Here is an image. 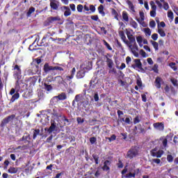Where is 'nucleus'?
<instances>
[{
  "label": "nucleus",
  "mask_w": 178,
  "mask_h": 178,
  "mask_svg": "<svg viewBox=\"0 0 178 178\" xmlns=\"http://www.w3.org/2000/svg\"><path fill=\"white\" fill-rule=\"evenodd\" d=\"M138 154H140V148L138 147H134L127 152V156L129 158V159H133V158L138 156Z\"/></svg>",
  "instance_id": "f257e3e1"
},
{
  "label": "nucleus",
  "mask_w": 178,
  "mask_h": 178,
  "mask_svg": "<svg viewBox=\"0 0 178 178\" xmlns=\"http://www.w3.org/2000/svg\"><path fill=\"white\" fill-rule=\"evenodd\" d=\"M88 66L86 67H83V65H81V69H83V70H80L79 72H77L76 74V77L77 79H83L86 74V70H90L91 69V63L88 62Z\"/></svg>",
  "instance_id": "f03ea898"
},
{
  "label": "nucleus",
  "mask_w": 178,
  "mask_h": 178,
  "mask_svg": "<svg viewBox=\"0 0 178 178\" xmlns=\"http://www.w3.org/2000/svg\"><path fill=\"white\" fill-rule=\"evenodd\" d=\"M131 52L136 56V58H138L139 54L138 52V46L137 45V43H134L131 44V47H129Z\"/></svg>",
  "instance_id": "7ed1b4c3"
},
{
  "label": "nucleus",
  "mask_w": 178,
  "mask_h": 178,
  "mask_svg": "<svg viewBox=\"0 0 178 178\" xmlns=\"http://www.w3.org/2000/svg\"><path fill=\"white\" fill-rule=\"evenodd\" d=\"M14 77H15V79H17L19 80V79H20V74H22V70L20 69V67L17 65H15L14 68Z\"/></svg>",
  "instance_id": "20e7f679"
},
{
  "label": "nucleus",
  "mask_w": 178,
  "mask_h": 178,
  "mask_svg": "<svg viewBox=\"0 0 178 178\" xmlns=\"http://www.w3.org/2000/svg\"><path fill=\"white\" fill-rule=\"evenodd\" d=\"M15 118H16V115H11L4 118L1 122V127H3V126H5L6 124H8V123H9V122H10L11 120H13L15 119Z\"/></svg>",
  "instance_id": "39448f33"
},
{
  "label": "nucleus",
  "mask_w": 178,
  "mask_h": 178,
  "mask_svg": "<svg viewBox=\"0 0 178 178\" xmlns=\"http://www.w3.org/2000/svg\"><path fill=\"white\" fill-rule=\"evenodd\" d=\"M50 6L54 10H58L59 2L56 0H50Z\"/></svg>",
  "instance_id": "423d86ee"
},
{
  "label": "nucleus",
  "mask_w": 178,
  "mask_h": 178,
  "mask_svg": "<svg viewBox=\"0 0 178 178\" xmlns=\"http://www.w3.org/2000/svg\"><path fill=\"white\" fill-rule=\"evenodd\" d=\"M153 126L156 130H159L160 131H162L164 129V125L162 122H156L153 124Z\"/></svg>",
  "instance_id": "0eeeda50"
},
{
  "label": "nucleus",
  "mask_w": 178,
  "mask_h": 178,
  "mask_svg": "<svg viewBox=\"0 0 178 178\" xmlns=\"http://www.w3.org/2000/svg\"><path fill=\"white\" fill-rule=\"evenodd\" d=\"M134 63L135 65H132L134 69H136V67H138V69H141V67H143V64H141V60L140 59H135Z\"/></svg>",
  "instance_id": "6e6552de"
},
{
  "label": "nucleus",
  "mask_w": 178,
  "mask_h": 178,
  "mask_svg": "<svg viewBox=\"0 0 178 178\" xmlns=\"http://www.w3.org/2000/svg\"><path fill=\"white\" fill-rule=\"evenodd\" d=\"M162 83H163V80L161 79V77L157 76L155 80V84H156V88H161V84H162Z\"/></svg>",
  "instance_id": "1a4fd4ad"
},
{
  "label": "nucleus",
  "mask_w": 178,
  "mask_h": 178,
  "mask_svg": "<svg viewBox=\"0 0 178 178\" xmlns=\"http://www.w3.org/2000/svg\"><path fill=\"white\" fill-rule=\"evenodd\" d=\"M44 70L45 73H48L49 72H51V70H54V67L49 66L48 63H45L44 65Z\"/></svg>",
  "instance_id": "9d476101"
},
{
  "label": "nucleus",
  "mask_w": 178,
  "mask_h": 178,
  "mask_svg": "<svg viewBox=\"0 0 178 178\" xmlns=\"http://www.w3.org/2000/svg\"><path fill=\"white\" fill-rule=\"evenodd\" d=\"M48 20L49 23H56V22H60V17L56 16V17H50L48 18Z\"/></svg>",
  "instance_id": "9b49d317"
},
{
  "label": "nucleus",
  "mask_w": 178,
  "mask_h": 178,
  "mask_svg": "<svg viewBox=\"0 0 178 178\" xmlns=\"http://www.w3.org/2000/svg\"><path fill=\"white\" fill-rule=\"evenodd\" d=\"M56 129V125H55L54 123H52L49 129L48 128L44 129L45 131H47L48 133H49V134H51L52 131H55Z\"/></svg>",
  "instance_id": "f8f14e48"
},
{
  "label": "nucleus",
  "mask_w": 178,
  "mask_h": 178,
  "mask_svg": "<svg viewBox=\"0 0 178 178\" xmlns=\"http://www.w3.org/2000/svg\"><path fill=\"white\" fill-rule=\"evenodd\" d=\"M109 166H111V161H109L108 160H106L104 163V165L102 167L103 170H109Z\"/></svg>",
  "instance_id": "ddd939ff"
},
{
  "label": "nucleus",
  "mask_w": 178,
  "mask_h": 178,
  "mask_svg": "<svg viewBox=\"0 0 178 178\" xmlns=\"http://www.w3.org/2000/svg\"><path fill=\"white\" fill-rule=\"evenodd\" d=\"M8 173H10L11 175L15 174L17 172H19V168H15V167H10L8 170Z\"/></svg>",
  "instance_id": "4468645a"
},
{
  "label": "nucleus",
  "mask_w": 178,
  "mask_h": 178,
  "mask_svg": "<svg viewBox=\"0 0 178 178\" xmlns=\"http://www.w3.org/2000/svg\"><path fill=\"white\" fill-rule=\"evenodd\" d=\"M143 40H144V38H143V36L136 37V41L139 45V47H140V48H142V47H143Z\"/></svg>",
  "instance_id": "2eb2a0df"
},
{
  "label": "nucleus",
  "mask_w": 178,
  "mask_h": 178,
  "mask_svg": "<svg viewBox=\"0 0 178 178\" xmlns=\"http://www.w3.org/2000/svg\"><path fill=\"white\" fill-rule=\"evenodd\" d=\"M106 63L107 66L109 67V69H112V67L113 66V60L112 59L106 57Z\"/></svg>",
  "instance_id": "dca6fc26"
},
{
  "label": "nucleus",
  "mask_w": 178,
  "mask_h": 178,
  "mask_svg": "<svg viewBox=\"0 0 178 178\" xmlns=\"http://www.w3.org/2000/svg\"><path fill=\"white\" fill-rule=\"evenodd\" d=\"M129 24L132 27H134V29H137L138 27V24H137V22L134 21V19H133L132 18L130 19Z\"/></svg>",
  "instance_id": "f3484780"
},
{
  "label": "nucleus",
  "mask_w": 178,
  "mask_h": 178,
  "mask_svg": "<svg viewBox=\"0 0 178 178\" xmlns=\"http://www.w3.org/2000/svg\"><path fill=\"white\" fill-rule=\"evenodd\" d=\"M64 9H65V11L64 13V16L67 17L72 15V11H70V8H69V7L64 6Z\"/></svg>",
  "instance_id": "a211bd4d"
},
{
  "label": "nucleus",
  "mask_w": 178,
  "mask_h": 178,
  "mask_svg": "<svg viewBox=\"0 0 178 178\" xmlns=\"http://www.w3.org/2000/svg\"><path fill=\"white\" fill-rule=\"evenodd\" d=\"M127 5L129 6V8L130 9V10L131 12H136V10L134 9V5H133V3L131 1L128 0L127 1Z\"/></svg>",
  "instance_id": "6ab92c4d"
},
{
  "label": "nucleus",
  "mask_w": 178,
  "mask_h": 178,
  "mask_svg": "<svg viewBox=\"0 0 178 178\" xmlns=\"http://www.w3.org/2000/svg\"><path fill=\"white\" fill-rule=\"evenodd\" d=\"M122 19L124 22H129V13H127V12H122Z\"/></svg>",
  "instance_id": "aec40b11"
},
{
  "label": "nucleus",
  "mask_w": 178,
  "mask_h": 178,
  "mask_svg": "<svg viewBox=\"0 0 178 178\" xmlns=\"http://www.w3.org/2000/svg\"><path fill=\"white\" fill-rule=\"evenodd\" d=\"M54 116H56V118H62L64 122H67V123H69V120H67L66 118V117L65 116H62L60 114H58L57 113H54Z\"/></svg>",
  "instance_id": "412c9836"
},
{
  "label": "nucleus",
  "mask_w": 178,
  "mask_h": 178,
  "mask_svg": "<svg viewBox=\"0 0 178 178\" xmlns=\"http://www.w3.org/2000/svg\"><path fill=\"white\" fill-rule=\"evenodd\" d=\"M163 155V150H159L157 152H153V156H156V158H161Z\"/></svg>",
  "instance_id": "4be33fe9"
},
{
  "label": "nucleus",
  "mask_w": 178,
  "mask_h": 178,
  "mask_svg": "<svg viewBox=\"0 0 178 178\" xmlns=\"http://www.w3.org/2000/svg\"><path fill=\"white\" fill-rule=\"evenodd\" d=\"M54 81L56 83H58V84H62V83H63V78L59 76H56Z\"/></svg>",
  "instance_id": "5701e85b"
},
{
  "label": "nucleus",
  "mask_w": 178,
  "mask_h": 178,
  "mask_svg": "<svg viewBox=\"0 0 178 178\" xmlns=\"http://www.w3.org/2000/svg\"><path fill=\"white\" fill-rule=\"evenodd\" d=\"M139 18H137L136 20L138 22L139 20H145V16L144 15V11L139 12Z\"/></svg>",
  "instance_id": "b1692460"
},
{
  "label": "nucleus",
  "mask_w": 178,
  "mask_h": 178,
  "mask_svg": "<svg viewBox=\"0 0 178 178\" xmlns=\"http://www.w3.org/2000/svg\"><path fill=\"white\" fill-rule=\"evenodd\" d=\"M55 98H58V99L63 101L64 99H66L67 97H66V94L63 92L58 96L55 97Z\"/></svg>",
  "instance_id": "393cba45"
},
{
  "label": "nucleus",
  "mask_w": 178,
  "mask_h": 178,
  "mask_svg": "<svg viewBox=\"0 0 178 178\" xmlns=\"http://www.w3.org/2000/svg\"><path fill=\"white\" fill-rule=\"evenodd\" d=\"M111 13H112L113 16H114V18H115L116 20H119V17H118V16H119V14H118V13L116 12V10L113 8L111 10Z\"/></svg>",
  "instance_id": "a878e982"
},
{
  "label": "nucleus",
  "mask_w": 178,
  "mask_h": 178,
  "mask_svg": "<svg viewBox=\"0 0 178 178\" xmlns=\"http://www.w3.org/2000/svg\"><path fill=\"white\" fill-rule=\"evenodd\" d=\"M98 11H99V13H100V15H102V16H105V13L104 12V6L100 5L98 7Z\"/></svg>",
  "instance_id": "bb28decb"
},
{
  "label": "nucleus",
  "mask_w": 178,
  "mask_h": 178,
  "mask_svg": "<svg viewBox=\"0 0 178 178\" xmlns=\"http://www.w3.org/2000/svg\"><path fill=\"white\" fill-rule=\"evenodd\" d=\"M19 97H20V95H19V93H15L11 98V102H15L16 99H18Z\"/></svg>",
  "instance_id": "cd10ccee"
},
{
  "label": "nucleus",
  "mask_w": 178,
  "mask_h": 178,
  "mask_svg": "<svg viewBox=\"0 0 178 178\" xmlns=\"http://www.w3.org/2000/svg\"><path fill=\"white\" fill-rule=\"evenodd\" d=\"M143 31H144L145 35H147L148 37H149V35H151V29H149V28L144 29Z\"/></svg>",
  "instance_id": "c85d7f7f"
},
{
  "label": "nucleus",
  "mask_w": 178,
  "mask_h": 178,
  "mask_svg": "<svg viewBox=\"0 0 178 178\" xmlns=\"http://www.w3.org/2000/svg\"><path fill=\"white\" fill-rule=\"evenodd\" d=\"M151 43L152 44V46L154 47L155 51H158V49H159L158 42L152 40Z\"/></svg>",
  "instance_id": "c756f323"
},
{
  "label": "nucleus",
  "mask_w": 178,
  "mask_h": 178,
  "mask_svg": "<svg viewBox=\"0 0 178 178\" xmlns=\"http://www.w3.org/2000/svg\"><path fill=\"white\" fill-rule=\"evenodd\" d=\"M81 97L79 95H77L75 96V98L72 102V105H74L75 102H79V101H81Z\"/></svg>",
  "instance_id": "7c9ffc66"
},
{
  "label": "nucleus",
  "mask_w": 178,
  "mask_h": 178,
  "mask_svg": "<svg viewBox=\"0 0 178 178\" xmlns=\"http://www.w3.org/2000/svg\"><path fill=\"white\" fill-rule=\"evenodd\" d=\"M159 34H160L161 37H165L166 33H165V31H163L162 29H159L158 30Z\"/></svg>",
  "instance_id": "2f4dec72"
},
{
  "label": "nucleus",
  "mask_w": 178,
  "mask_h": 178,
  "mask_svg": "<svg viewBox=\"0 0 178 178\" xmlns=\"http://www.w3.org/2000/svg\"><path fill=\"white\" fill-rule=\"evenodd\" d=\"M128 39L129 40V42H131V44L136 43V38H134L133 35H128Z\"/></svg>",
  "instance_id": "473e14b6"
},
{
  "label": "nucleus",
  "mask_w": 178,
  "mask_h": 178,
  "mask_svg": "<svg viewBox=\"0 0 178 178\" xmlns=\"http://www.w3.org/2000/svg\"><path fill=\"white\" fill-rule=\"evenodd\" d=\"M40 135V129H35L33 131V140L37 138V136Z\"/></svg>",
  "instance_id": "72a5a7b5"
},
{
  "label": "nucleus",
  "mask_w": 178,
  "mask_h": 178,
  "mask_svg": "<svg viewBox=\"0 0 178 178\" xmlns=\"http://www.w3.org/2000/svg\"><path fill=\"white\" fill-rule=\"evenodd\" d=\"M168 17L169 19H170L171 20H173L174 15H173V12H172V10H168Z\"/></svg>",
  "instance_id": "f704fd0d"
},
{
  "label": "nucleus",
  "mask_w": 178,
  "mask_h": 178,
  "mask_svg": "<svg viewBox=\"0 0 178 178\" xmlns=\"http://www.w3.org/2000/svg\"><path fill=\"white\" fill-rule=\"evenodd\" d=\"M140 122H141V118L138 116H136L134 119V124H137V123H140Z\"/></svg>",
  "instance_id": "c9c22d12"
},
{
  "label": "nucleus",
  "mask_w": 178,
  "mask_h": 178,
  "mask_svg": "<svg viewBox=\"0 0 178 178\" xmlns=\"http://www.w3.org/2000/svg\"><path fill=\"white\" fill-rule=\"evenodd\" d=\"M34 12H35V8H34V7L30 8L27 13V16H30V15H31V13H34Z\"/></svg>",
  "instance_id": "e433bc0d"
},
{
  "label": "nucleus",
  "mask_w": 178,
  "mask_h": 178,
  "mask_svg": "<svg viewBox=\"0 0 178 178\" xmlns=\"http://www.w3.org/2000/svg\"><path fill=\"white\" fill-rule=\"evenodd\" d=\"M150 6L152 8V10H156V6L155 5V2L150 1Z\"/></svg>",
  "instance_id": "4c0bfd02"
},
{
  "label": "nucleus",
  "mask_w": 178,
  "mask_h": 178,
  "mask_svg": "<svg viewBox=\"0 0 178 178\" xmlns=\"http://www.w3.org/2000/svg\"><path fill=\"white\" fill-rule=\"evenodd\" d=\"M124 177H136V174L129 172V174H127L126 175L122 176V178Z\"/></svg>",
  "instance_id": "58836bf2"
},
{
  "label": "nucleus",
  "mask_w": 178,
  "mask_h": 178,
  "mask_svg": "<svg viewBox=\"0 0 178 178\" xmlns=\"http://www.w3.org/2000/svg\"><path fill=\"white\" fill-rule=\"evenodd\" d=\"M103 44L105 45V47H106L107 49H108L109 51H112V47L106 42L105 40H103Z\"/></svg>",
  "instance_id": "ea45409f"
},
{
  "label": "nucleus",
  "mask_w": 178,
  "mask_h": 178,
  "mask_svg": "<svg viewBox=\"0 0 178 178\" xmlns=\"http://www.w3.org/2000/svg\"><path fill=\"white\" fill-rule=\"evenodd\" d=\"M170 81L171 83H172L173 86H175V87L177 86V79L175 78H171Z\"/></svg>",
  "instance_id": "a19ab883"
},
{
  "label": "nucleus",
  "mask_w": 178,
  "mask_h": 178,
  "mask_svg": "<svg viewBox=\"0 0 178 178\" xmlns=\"http://www.w3.org/2000/svg\"><path fill=\"white\" fill-rule=\"evenodd\" d=\"M167 161L168 162H170V163H171V162H173V156L168 154L167 156Z\"/></svg>",
  "instance_id": "79ce46f5"
},
{
  "label": "nucleus",
  "mask_w": 178,
  "mask_h": 178,
  "mask_svg": "<svg viewBox=\"0 0 178 178\" xmlns=\"http://www.w3.org/2000/svg\"><path fill=\"white\" fill-rule=\"evenodd\" d=\"M169 66L172 67L175 71L177 70V67H176V63H170L169 64Z\"/></svg>",
  "instance_id": "37998d69"
},
{
  "label": "nucleus",
  "mask_w": 178,
  "mask_h": 178,
  "mask_svg": "<svg viewBox=\"0 0 178 178\" xmlns=\"http://www.w3.org/2000/svg\"><path fill=\"white\" fill-rule=\"evenodd\" d=\"M44 88L47 90V91H51L52 90V86L51 85H47V83H44Z\"/></svg>",
  "instance_id": "c03bdc74"
},
{
  "label": "nucleus",
  "mask_w": 178,
  "mask_h": 178,
  "mask_svg": "<svg viewBox=\"0 0 178 178\" xmlns=\"http://www.w3.org/2000/svg\"><path fill=\"white\" fill-rule=\"evenodd\" d=\"M140 54L141 56H143V58H147L148 56V55H147V53H145L143 49H140Z\"/></svg>",
  "instance_id": "a18cd8bd"
},
{
  "label": "nucleus",
  "mask_w": 178,
  "mask_h": 178,
  "mask_svg": "<svg viewBox=\"0 0 178 178\" xmlns=\"http://www.w3.org/2000/svg\"><path fill=\"white\" fill-rule=\"evenodd\" d=\"M76 9L79 13H81V12H83V5L79 4L76 7Z\"/></svg>",
  "instance_id": "49530a36"
},
{
  "label": "nucleus",
  "mask_w": 178,
  "mask_h": 178,
  "mask_svg": "<svg viewBox=\"0 0 178 178\" xmlns=\"http://www.w3.org/2000/svg\"><path fill=\"white\" fill-rule=\"evenodd\" d=\"M163 8L165 10H168L169 9V3L168 2L163 3Z\"/></svg>",
  "instance_id": "de8ad7c7"
},
{
  "label": "nucleus",
  "mask_w": 178,
  "mask_h": 178,
  "mask_svg": "<svg viewBox=\"0 0 178 178\" xmlns=\"http://www.w3.org/2000/svg\"><path fill=\"white\" fill-rule=\"evenodd\" d=\"M138 22L139 23V24L143 26V27H147V24L145 23V22L144 20H139V21H138Z\"/></svg>",
  "instance_id": "09e8293b"
},
{
  "label": "nucleus",
  "mask_w": 178,
  "mask_h": 178,
  "mask_svg": "<svg viewBox=\"0 0 178 178\" xmlns=\"http://www.w3.org/2000/svg\"><path fill=\"white\" fill-rule=\"evenodd\" d=\"M156 26V24L155 23V21L152 20L149 22V27H152V29H154Z\"/></svg>",
  "instance_id": "8fccbe9b"
},
{
  "label": "nucleus",
  "mask_w": 178,
  "mask_h": 178,
  "mask_svg": "<svg viewBox=\"0 0 178 178\" xmlns=\"http://www.w3.org/2000/svg\"><path fill=\"white\" fill-rule=\"evenodd\" d=\"M150 16L152 17H155L156 16V10H152L150 11Z\"/></svg>",
  "instance_id": "3c124183"
},
{
  "label": "nucleus",
  "mask_w": 178,
  "mask_h": 178,
  "mask_svg": "<svg viewBox=\"0 0 178 178\" xmlns=\"http://www.w3.org/2000/svg\"><path fill=\"white\" fill-rule=\"evenodd\" d=\"M107 138L111 143V141H115V140H116V136L112 135L111 137Z\"/></svg>",
  "instance_id": "603ef678"
},
{
  "label": "nucleus",
  "mask_w": 178,
  "mask_h": 178,
  "mask_svg": "<svg viewBox=\"0 0 178 178\" xmlns=\"http://www.w3.org/2000/svg\"><path fill=\"white\" fill-rule=\"evenodd\" d=\"M152 70L154 71V73H158V65H154V67H152Z\"/></svg>",
  "instance_id": "864d4df0"
},
{
  "label": "nucleus",
  "mask_w": 178,
  "mask_h": 178,
  "mask_svg": "<svg viewBox=\"0 0 178 178\" xmlns=\"http://www.w3.org/2000/svg\"><path fill=\"white\" fill-rule=\"evenodd\" d=\"M70 8L72 12H76V5L74 4H70Z\"/></svg>",
  "instance_id": "5fc2aeb1"
},
{
  "label": "nucleus",
  "mask_w": 178,
  "mask_h": 178,
  "mask_svg": "<svg viewBox=\"0 0 178 178\" xmlns=\"http://www.w3.org/2000/svg\"><path fill=\"white\" fill-rule=\"evenodd\" d=\"M54 70H59L60 72H63L65 70L59 66H55L54 67Z\"/></svg>",
  "instance_id": "6e6d98bb"
},
{
  "label": "nucleus",
  "mask_w": 178,
  "mask_h": 178,
  "mask_svg": "<svg viewBox=\"0 0 178 178\" xmlns=\"http://www.w3.org/2000/svg\"><path fill=\"white\" fill-rule=\"evenodd\" d=\"M96 141H97V138L95 137H92L90 138V144H95Z\"/></svg>",
  "instance_id": "4d7b16f0"
},
{
  "label": "nucleus",
  "mask_w": 178,
  "mask_h": 178,
  "mask_svg": "<svg viewBox=\"0 0 178 178\" xmlns=\"http://www.w3.org/2000/svg\"><path fill=\"white\" fill-rule=\"evenodd\" d=\"M136 84L138 86V87H141L143 86V82L141 81V79H137Z\"/></svg>",
  "instance_id": "13d9d810"
},
{
  "label": "nucleus",
  "mask_w": 178,
  "mask_h": 178,
  "mask_svg": "<svg viewBox=\"0 0 178 178\" xmlns=\"http://www.w3.org/2000/svg\"><path fill=\"white\" fill-rule=\"evenodd\" d=\"M94 99L96 102H98V101H99V96H98V93L95 94Z\"/></svg>",
  "instance_id": "bf43d9fd"
},
{
  "label": "nucleus",
  "mask_w": 178,
  "mask_h": 178,
  "mask_svg": "<svg viewBox=\"0 0 178 178\" xmlns=\"http://www.w3.org/2000/svg\"><path fill=\"white\" fill-rule=\"evenodd\" d=\"M152 40H154V41H156V40H158V34L157 33H154L152 35Z\"/></svg>",
  "instance_id": "052dcab7"
},
{
  "label": "nucleus",
  "mask_w": 178,
  "mask_h": 178,
  "mask_svg": "<svg viewBox=\"0 0 178 178\" xmlns=\"http://www.w3.org/2000/svg\"><path fill=\"white\" fill-rule=\"evenodd\" d=\"M130 62H131V58L130 56H127L126 58V63H127V65H129Z\"/></svg>",
  "instance_id": "680f3d73"
},
{
  "label": "nucleus",
  "mask_w": 178,
  "mask_h": 178,
  "mask_svg": "<svg viewBox=\"0 0 178 178\" xmlns=\"http://www.w3.org/2000/svg\"><path fill=\"white\" fill-rule=\"evenodd\" d=\"M142 97V101H143V102H147V95L143 94L141 95Z\"/></svg>",
  "instance_id": "e2e57ef3"
},
{
  "label": "nucleus",
  "mask_w": 178,
  "mask_h": 178,
  "mask_svg": "<svg viewBox=\"0 0 178 178\" xmlns=\"http://www.w3.org/2000/svg\"><path fill=\"white\" fill-rule=\"evenodd\" d=\"M124 44L129 47V48H131V42H129L128 40H124Z\"/></svg>",
  "instance_id": "0e129e2a"
},
{
  "label": "nucleus",
  "mask_w": 178,
  "mask_h": 178,
  "mask_svg": "<svg viewBox=\"0 0 178 178\" xmlns=\"http://www.w3.org/2000/svg\"><path fill=\"white\" fill-rule=\"evenodd\" d=\"M153 162H154V163H157V165H159V163H161V159H154Z\"/></svg>",
  "instance_id": "69168bd1"
},
{
  "label": "nucleus",
  "mask_w": 178,
  "mask_h": 178,
  "mask_svg": "<svg viewBox=\"0 0 178 178\" xmlns=\"http://www.w3.org/2000/svg\"><path fill=\"white\" fill-rule=\"evenodd\" d=\"M147 63H149V65H154V61L152 60V58H147Z\"/></svg>",
  "instance_id": "338daca9"
},
{
  "label": "nucleus",
  "mask_w": 178,
  "mask_h": 178,
  "mask_svg": "<svg viewBox=\"0 0 178 178\" xmlns=\"http://www.w3.org/2000/svg\"><path fill=\"white\" fill-rule=\"evenodd\" d=\"M93 159H95V164L98 165V156L93 155Z\"/></svg>",
  "instance_id": "774afa93"
}]
</instances>
